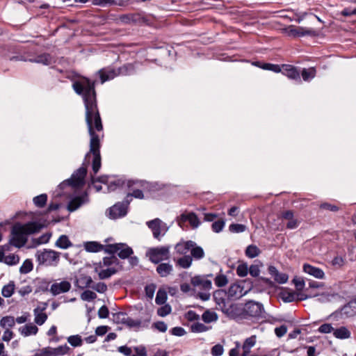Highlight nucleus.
<instances>
[{"label":"nucleus","instance_id":"nucleus-5","mask_svg":"<svg viewBox=\"0 0 356 356\" xmlns=\"http://www.w3.org/2000/svg\"><path fill=\"white\" fill-rule=\"evenodd\" d=\"M146 255L152 263L159 264L162 261L169 259L170 248L168 246L152 248L148 249Z\"/></svg>","mask_w":356,"mask_h":356},{"label":"nucleus","instance_id":"nucleus-37","mask_svg":"<svg viewBox=\"0 0 356 356\" xmlns=\"http://www.w3.org/2000/svg\"><path fill=\"white\" fill-rule=\"evenodd\" d=\"M51 350L52 353V356H58V355H64L68 353V351L70 350L69 346H67L66 344L59 346L57 348H52L51 347Z\"/></svg>","mask_w":356,"mask_h":356},{"label":"nucleus","instance_id":"nucleus-6","mask_svg":"<svg viewBox=\"0 0 356 356\" xmlns=\"http://www.w3.org/2000/svg\"><path fill=\"white\" fill-rule=\"evenodd\" d=\"M147 227L152 232L154 238L160 241L169 229L167 224L159 218H155L152 220L147 222Z\"/></svg>","mask_w":356,"mask_h":356},{"label":"nucleus","instance_id":"nucleus-20","mask_svg":"<svg viewBox=\"0 0 356 356\" xmlns=\"http://www.w3.org/2000/svg\"><path fill=\"white\" fill-rule=\"evenodd\" d=\"M88 202L87 194L73 198L68 204L67 209L74 211L79 208L83 204Z\"/></svg>","mask_w":356,"mask_h":356},{"label":"nucleus","instance_id":"nucleus-34","mask_svg":"<svg viewBox=\"0 0 356 356\" xmlns=\"http://www.w3.org/2000/svg\"><path fill=\"white\" fill-rule=\"evenodd\" d=\"M95 270L98 272L99 277L101 280L107 279L117 272V270L114 267L107 268L100 271H98V267H95Z\"/></svg>","mask_w":356,"mask_h":356},{"label":"nucleus","instance_id":"nucleus-38","mask_svg":"<svg viewBox=\"0 0 356 356\" xmlns=\"http://www.w3.org/2000/svg\"><path fill=\"white\" fill-rule=\"evenodd\" d=\"M190 250L191 256L195 259H200L204 256L203 249L200 246H197L196 245L191 247Z\"/></svg>","mask_w":356,"mask_h":356},{"label":"nucleus","instance_id":"nucleus-56","mask_svg":"<svg viewBox=\"0 0 356 356\" xmlns=\"http://www.w3.org/2000/svg\"><path fill=\"white\" fill-rule=\"evenodd\" d=\"M51 347L47 346L41 349L38 350L33 356H52Z\"/></svg>","mask_w":356,"mask_h":356},{"label":"nucleus","instance_id":"nucleus-8","mask_svg":"<svg viewBox=\"0 0 356 356\" xmlns=\"http://www.w3.org/2000/svg\"><path fill=\"white\" fill-rule=\"evenodd\" d=\"M177 223L180 227L184 229L186 222H188L193 229L197 228L200 225V221L197 215L193 212L184 213L177 219Z\"/></svg>","mask_w":356,"mask_h":356},{"label":"nucleus","instance_id":"nucleus-53","mask_svg":"<svg viewBox=\"0 0 356 356\" xmlns=\"http://www.w3.org/2000/svg\"><path fill=\"white\" fill-rule=\"evenodd\" d=\"M261 68L266 70L273 71L274 72H281L280 65L271 63H264L262 65H259Z\"/></svg>","mask_w":356,"mask_h":356},{"label":"nucleus","instance_id":"nucleus-41","mask_svg":"<svg viewBox=\"0 0 356 356\" xmlns=\"http://www.w3.org/2000/svg\"><path fill=\"white\" fill-rule=\"evenodd\" d=\"M316 75V70L314 67L303 69L302 71V76L304 81H308L312 79Z\"/></svg>","mask_w":356,"mask_h":356},{"label":"nucleus","instance_id":"nucleus-62","mask_svg":"<svg viewBox=\"0 0 356 356\" xmlns=\"http://www.w3.org/2000/svg\"><path fill=\"white\" fill-rule=\"evenodd\" d=\"M225 226V221L222 220L214 222L212 224V229L213 232L218 233L221 232Z\"/></svg>","mask_w":356,"mask_h":356},{"label":"nucleus","instance_id":"nucleus-59","mask_svg":"<svg viewBox=\"0 0 356 356\" xmlns=\"http://www.w3.org/2000/svg\"><path fill=\"white\" fill-rule=\"evenodd\" d=\"M211 353L213 356H221L224 353L223 346L220 344H216L212 347Z\"/></svg>","mask_w":356,"mask_h":356},{"label":"nucleus","instance_id":"nucleus-43","mask_svg":"<svg viewBox=\"0 0 356 356\" xmlns=\"http://www.w3.org/2000/svg\"><path fill=\"white\" fill-rule=\"evenodd\" d=\"M192 257L190 255H185L177 260V264L184 268H188L191 266Z\"/></svg>","mask_w":356,"mask_h":356},{"label":"nucleus","instance_id":"nucleus-17","mask_svg":"<svg viewBox=\"0 0 356 356\" xmlns=\"http://www.w3.org/2000/svg\"><path fill=\"white\" fill-rule=\"evenodd\" d=\"M303 270L305 273L317 279H323L325 277V273L322 269L308 264H304Z\"/></svg>","mask_w":356,"mask_h":356},{"label":"nucleus","instance_id":"nucleus-51","mask_svg":"<svg viewBox=\"0 0 356 356\" xmlns=\"http://www.w3.org/2000/svg\"><path fill=\"white\" fill-rule=\"evenodd\" d=\"M229 229L233 233H241L246 230V226L242 224H231Z\"/></svg>","mask_w":356,"mask_h":356},{"label":"nucleus","instance_id":"nucleus-45","mask_svg":"<svg viewBox=\"0 0 356 356\" xmlns=\"http://www.w3.org/2000/svg\"><path fill=\"white\" fill-rule=\"evenodd\" d=\"M19 261V257L17 254H10L9 255L5 256L4 255V259L3 261L5 264L13 266L16 265Z\"/></svg>","mask_w":356,"mask_h":356},{"label":"nucleus","instance_id":"nucleus-16","mask_svg":"<svg viewBox=\"0 0 356 356\" xmlns=\"http://www.w3.org/2000/svg\"><path fill=\"white\" fill-rule=\"evenodd\" d=\"M118 20L122 24H137L142 21V17L139 14H125L120 15Z\"/></svg>","mask_w":356,"mask_h":356},{"label":"nucleus","instance_id":"nucleus-10","mask_svg":"<svg viewBox=\"0 0 356 356\" xmlns=\"http://www.w3.org/2000/svg\"><path fill=\"white\" fill-rule=\"evenodd\" d=\"M245 312L252 317H259L264 312L263 305L254 301H249L245 305Z\"/></svg>","mask_w":356,"mask_h":356},{"label":"nucleus","instance_id":"nucleus-31","mask_svg":"<svg viewBox=\"0 0 356 356\" xmlns=\"http://www.w3.org/2000/svg\"><path fill=\"white\" fill-rule=\"evenodd\" d=\"M83 246L85 250L90 252H97L104 250V245L96 241L86 242Z\"/></svg>","mask_w":356,"mask_h":356},{"label":"nucleus","instance_id":"nucleus-36","mask_svg":"<svg viewBox=\"0 0 356 356\" xmlns=\"http://www.w3.org/2000/svg\"><path fill=\"white\" fill-rule=\"evenodd\" d=\"M202 319L206 323L215 322L218 320V315L214 312L207 310L203 313Z\"/></svg>","mask_w":356,"mask_h":356},{"label":"nucleus","instance_id":"nucleus-64","mask_svg":"<svg viewBox=\"0 0 356 356\" xmlns=\"http://www.w3.org/2000/svg\"><path fill=\"white\" fill-rule=\"evenodd\" d=\"M293 282L295 284L296 290L298 291H301L305 287V281L302 278H294L293 280Z\"/></svg>","mask_w":356,"mask_h":356},{"label":"nucleus","instance_id":"nucleus-2","mask_svg":"<svg viewBox=\"0 0 356 356\" xmlns=\"http://www.w3.org/2000/svg\"><path fill=\"white\" fill-rule=\"evenodd\" d=\"M40 227L34 222H29L26 224L16 223L11 230L10 245L16 248L23 247L26 241L28 236L38 232Z\"/></svg>","mask_w":356,"mask_h":356},{"label":"nucleus","instance_id":"nucleus-44","mask_svg":"<svg viewBox=\"0 0 356 356\" xmlns=\"http://www.w3.org/2000/svg\"><path fill=\"white\" fill-rule=\"evenodd\" d=\"M68 343L73 347L81 346L83 343V340L81 336L76 334L67 337Z\"/></svg>","mask_w":356,"mask_h":356},{"label":"nucleus","instance_id":"nucleus-33","mask_svg":"<svg viewBox=\"0 0 356 356\" xmlns=\"http://www.w3.org/2000/svg\"><path fill=\"white\" fill-rule=\"evenodd\" d=\"M56 247L61 249H67L72 246V243L66 235H61L55 243Z\"/></svg>","mask_w":356,"mask_h":356},{"label":"nucleus","instance_id":"nucleus-18","mask_svg":"<svg viewBox=\"0 0 356 356\" xmlns=\"http://www.w3.org/2000/svg\"><path fill=\"white\" fill-rule=\"evenodd\" d=\"M268 270L269 274L277 283L284 284L288 281L289 276L286 273H280L275 267L270 266Z\"/></svg>","mask_w":356,"mask_h":356},{"label":"nucleus","instance_id":"nucleus-23","mask_svg":"<svg viewBox=\"0 0 356 356\" xmlns=\"http://www.w3.org/2000/svg\"><path fill=\"white\" fill-rule=\"evenodd\" d=\"M156 270L161 277H165L172 274L173 271V266L169 262L159 263Z\"/></svg>","mask_w":356,"mask_h":356},{"label":"nucleus","instance_id":"nucleus-4","mask_svg":"<svg viewBox=\"0 0 356 356\" xmlns=\"http://www.w3.org/2000/svg\"><path fill=\"white\" fill-rule=\"evenodd\" d=\"M86 173V168L81 166L72 175L70 179L63 181L59 185V188L63 190L66 187H72V188L82 187L85 184Z\"/></svg>","mask_w":356,"mask_h":356},{"label":"nucleus","instance_id":"nucleus-1","mask_svg":"<svg viewBox=\"0 0 356 356\" xmlns=\"http://www.w3.org/2000/svg\"><path fill=\"white\" fill-rule=\"evenodd\" d=\"M72 87L76 93L82 95L83 99L86 120L90 136V152L86 154V159L92 154V170L96 174L101 167V156L99 137L95 134L94 129L101 131L102 124L97 106L95 83L88 79L83 77L74 81Z\"/></svg>","mask_w":356,"mask_h":356},{"label":"nucleus","instance_id":"nucleus-49","mask_svg":"<svg viewBox=\"0 0 356 356\" xmlns=\"http://www.w3.org/2000/svg\"><path fill=\"white\" fill-rule=\"evenodd\" d=\"M118 261V259L114 257H104L103 259L102 262L99 263V267H108L110 268L111 266H112L113 264H115Z\"/></svg>","mask_w":356,"mask_h":356},{"label":"nucleus","instance_id":"nucleus-7","mask_svg":"<svg viewBox=\"0 0 356 356\" xmlns=\"http://www.w3.org/2000/svg\"><path fill=\"white\" fill-rule=\"evenodd\" d=\"M106 251L111 254L118 253V255L121 259L128 258L133 254L132 249L124 243L108 245L106 248Z\"/></svg>","mask_w":356,"mask_h":356},{"label":"nucleus","instance_id":"nucleus-42","mask_svg":"<svg viewBox=\"0 0 356 356\" xmlns=\"http://www.w3.org/2000/svg\"><path fill=\"white\" fill-rule=\"evenodd\" d=\"M260 253L259 249L254 245H250L245 250V254L249 258H254Z\"/></svg>","mask_w":356,"mask_h":356},{"label":"nucleus","instance_id":"nucleus-54","mask_svg":"<svg viewBox=\"0 0 356 356\" xmlns=\"http://www.w3.org/2000/svg\"><path fill=\"white\" fill-rule=\"evenodd\" d=\"M51 236V233H46L39 238L34 239L35 245H38L40 244L47 243L49 241Z\"/></svg>","mask_w":356,"mask_h":356},{"label":"nucleus","instance_id":"nucleus-61","mask_svg":"<svg viewBox=\"0 0 356 356\" xmlns=\"http://www.w3.org/2000/svg\"><path fill=\"white\" fill-rule=\"evenodd\" d=\"M128 316L124 312H119L115 315V321L117 323L125 325Z\"/></svg>","mask_w":356,"mask_h":356},{"label":"nucleus","instance_id":"nucleus-3","mask_svg":"<svg viewBox=\"0 0 356 356\" xmlns=\"http://www.w3.org/2000/svg\"><path fill=\"white\" fill-rule=\"evenodd\" d=\"M60 253L50 249H44L36 252L35 257L40 265L57 266Z\"/></svg>","mask_w":356,"mask_h":356},{"label":"nucleus","instance_id":"nucleus-47","mask_svg":"<svg viewBox=\"0 0 356 356\" xmlns=\"http://www.w3.org/2000/svg\"><path fill=\"white\" fill-rule=\"evenodd\" d=\"M211 327H207L201 323H195L191 326V331L193 332H203L209 330Z\"/></svg>","mask_w":356,"mask_h":356},{"label":"nucleus","instance_id":"nucleus-25","mask_svg":"<svg viewBox=\"0 0 356 356\" xmlns=\"http://www.w3.org/2000/svg\"><path fill=\"white\" fill-rule=\"evenodd\" d=\"M282 73L286 76L287 77L292 79H300V74L292 65H284L282 66V70H281Z\"/></svg>","mask_w":356,"mask_h":356},{"label":"nucleus","instance_id":"nucleus-40","mask_svg":"<svg viewBox=\"0 0 356 356\" xmlns=\"http://www.w3.org/2000/svg\"><path fill=\"white\" fill-rule=\"evenodd\" d=\"M280 298L284 302H292L296 300V294L293 292L284 291L280 293Z\"/></svg>","mask_w":356,"mask_h":356},{"label":"nucleus","instance_id":"nucleus-19","mask_svg":"<svg viewBox=\"0 0 356 356\" xmlns=\"http://www.w3.org/2000/svg\"><path fill=\"white\" fill-rule=\"evenodd\" d=\"M99 74L100 76V79L102 83H104L106 81L113 79L118 74H121L120 70H114V69H102L99 71Z\"/></svg>","mask_w":356,"mask_h":356},{"label":"nucleus","instance_id":"nucleus-12","mask_svg":"<svg viewBox=\"0 0 356 356\" xmlns=\"http://www.w3.org/2000/svg\"><path fill=\"white\" fill-rule=\"evenodd\" d=\"M242 284L243 283L232 284L228 289V296L234 299H238L247 294L251 287H250L249 289L244 290V286Z\"/></svg>","mask_w":356,"mask_h":356},{"label":"nucleus","instance_id":"nucleus-27","mask_svg":"<svg viewBox=\"0 0 356 356\" xmlns=\"http://www.w3.org/2000/svg\"><path fill=\"white\" fill-rule=\"evenodd\" d=\"M256 336L252 335L249 338H247L243 346H242V350L243 353L241 354V356H248L251 348L255 345L256 343Z\"/></svg>","mask_w":356,"mask_h":356},{"label":"nucleus","instance_id":"nucleus-21","mask_svg":"<svg viewBox=\"0 0 356 356\" xmlns=\"http://www.w3.org/2000/svg\"><path fill=\"white\" fill-rule=\"evenodd\" d=\"M195 245V243L192 241H181L175 245V251L179 254L186 255L191 248Z\"/></svg>","mask_w":356,"mask_h":356},{"label":"nucleus","instance_id":"nucleus-50","mask_svg":"<svg viewBox=\"0 0 356 356\" xmlns=\"http://www.w3.org/2000/svg\"><path fill=\"white\" fill-rule=\"evenodd\" d=\"M214 282L217 286L222 287L227 284L228 280L225 275L220 274L215 277Z\"/></svg>","mask_w":356,"mask_h":356},{"label":"nucleus","instance_id":"nucleus-39","mask_svg":"<svg viewBox=\"0 0 356 356\" xmlns=\"http://www.w3.org/2000/svg\"><path fill=\"white\" fill-rule=\"evenodd\" d=\"M15 284L13 282H10L7 285H5L1 291L2 296L5 298H10L14 293Z\"/></svg>","mask_w":356,"mask_h":356},{"label":"nucleus","instance_id":"nucleus-30","mask_svg":"<svg viewBox=\"0 0 356 356\" xmlns=\"http://www.w3.org/2000/svg\"><path fill=\"white\" fill-rule=\"evenodd\" d=\"M30 61L48 65L54 63V58L49 54H42L30 59Z\"/></svg>","mask_w":356,"mask_h":356},{"label":"nucleus","instance_id":"nucleus-29","mask_svg":"<svg viewBox=\"0 0 356 356\" xmlns=\"http://www.w3.org/2000/svg\"><path fill=\"white\" fill-rule=\"evenodd\" d=\"M19 331L22 335L28 337L29 335H35L38 331V328L33 323H29L19 328Z\"/></svg>","mask_w":356,"mask_h":356},{"label":"nucleus","instance_id":"nucleus-13","mask_svg":"<svg viewBox=\"0 0 356 356\" xmlns=\"http://www.w3.org/2000/svg\"><path fill=\"white\" fill-rule=\"evenodd\" d=\"M71 289V284L68 281H62L60 282H55L50 287V292L53 296H57L60 293H66Z\"/></svg>","mask_w":356,"mask_h":356},{"label":"nucleus","instance_id":"nucleus-55","mask_svg":"<svg viewBox=\"0 0 356 356\" xmlns=\"http://www.w3.org/2000/svg\"><path fill=\"white\" fill-rule=\"evenodd\" d=\"M318 331L323 334L333 333L334 327L330 323H324L318 327Z\"/></svg>","mask_w":356,"mask_h":356},{"label":"nucleus","instance_id":"nucleus-14","mask_svg":"<svg viewBox=\"0 0 356 356\" xmlns=\"http://www.w3.org/2000/svg\"><path fill=\"white\" fill-rule=\"evenodd\" d=\"M191 282L194 287H199L200 289L209 291L211 289V282L205 277L197 275L191 278Z\"/></svg>","mask_w":356,"mask_h":356},{"label":"nucleus","instance_id":"nucleus-35","mask_svg":"<svg viewBox=\"0 0 356 356\" xmlns=\"http://www.w3.org/2000/svg\"><path fill=\"white\" fill-rule=\"evenodd\" d=\"M15 325V319L13 316H7L0 321V326L3 329H10Z\"/></svg>","mask_w":356,"mask_h":356},{"label":"nucleus","instance_id":"nucleus-24","mask_svg":"<svg viewBox=\"0 0 356 356\" xmlns=\"http://www.w3.org/2000/svg\"><path fill=\"white\" fill-rule=\"evenodd\" d=\"M333 335L339 339H348L351 337L350 330L346 326L334 328Z\"/></svg>","mask_w":356,"mask_h":356},{"label":"nucleus","instance_id":"nucleus-28","mask_svg":"<svg viewBox=\"0 0 356 356\" xmlns=\"http://www.w3.org/2000/svg\"><path fill=\"white\" fill-rule=\"evenodd\" d=\"M92 283L93 281L91 277L86 275H81L79 278L76 279L75 285L79 289H85L91 287Z\"/></svg>","mask_w":356,"mask_h":356},{"label":"nucleus","instance_id":"nucleus-52","mask_svg":"<svg viewBox=\"0 0 356 356\" xmlns=\"http://www.w3.org/2000/svg\"><path fill=\"white\" fill-rule=\"evenodd\" d=\"M96 298V293L89 290L85 291L81 294V298L84 301H90L95 300Z\"/></svg>","mask_w":356,"mask_h":356},{"label":"nucleus","instance_id":"nucleus-63","mask_svg":"<svg viewBox=\"0 0 356 356\" xmlns=\"http://www.w3.org/2000/svg\"><path fill=\"white\" fill-rule=\"evenodd\" d=\"M166 298H167V297H166L165 293L159 291L156 294L155 301L157 304L162 305L165 302Z\"/></svg>","mask_w":356,"mask_h":356},{"label":"nucleus","instance_id":"nucleus-48","mask_svg":"<svg viewBox=\"0 0 356 356\" xmlns=\"http://www.w3.org/2000/svg\"><path fill=\"white\" fill-rule=\"evenodd\" d=\"M33 263L30 259H26L24 261L19 268L21 273L26 274L33 270Z\"/></svg>","mask_w":356,"mask_h":356},{"label":"nucleus","instance_id":"nucleus-57","mask_svg":"<svg viewBox=\"0 0 356 356\" xmlns=\"http://www.w3.org/2000/svg\"><path fill=\"white\" fill-rule=\"evenodd\" d=\"M236 273L240 277H245L248 273V267L247 264H243L238 266L236 268Z\"/></svg>","mask_w":356,"mask_h":356},{"label":"nucleus","instance_id":"nucleus-15","mask_svg":"<svg viewBox=\"0 0 356 356\" xmlns=\"http://www.w3.org/2000/svg\"><path fill=\"white\" fill-rule=\"evenodd\" d=\"M282 218L283 220H286V227L289 229H293L299 225V221L294 218L293 212L291 211H284L282 213Z\"/></svg>","mask_w":356,"mask_h":356},{"label":"nucleus","instance_id":"nucleus-22","mask_svg":"<svg viewBox=\"0 0 356 356\" xmlns=\"http://www.w3.org/2000/svg\"><path fill=\"white\" fill-rule=\"evenodd\" d=\"M341 316H346V317H351L356 315V299L350 301L347 305H344L341 309Z\"/></svg>","mask_w":356,"mask_h":356},{"label":"nucleus","instance_id":"nucleus-26","mask_svg":"<svg viewBox=\"0 0 356 356\" xmlns=\"http://www.w3.org/2000/svg\"><path fill=\"white\" fill-rule=\"evenodd\" d=\"M97 181H99L101 183L107 184L108 191H114V190H115L117 186H119L121 185V182L120 180L108 182V177L106 175L99 177L97 179ZM92 183H95L96 181V180H95L94 178H92Z\"/></svg>","mask_w":356,"mask_h":356},{"label":"nucleus","instance_id":"nucleus-9","mask_svg":"<svg viewBox=\"0 0 356 356\" xmlns=\"http://www.w3.org/2000/svg\"><path fill=\"white\" fill-rule=\"evenodd\" d=\"M286 33L290 36L293 37H303L305 35L315 36L316 31L313 29H309L302 26H296L294 25L289 26L286 29Z\"/></svg>","mask_w":356,"mask_h":356},{"label":"nucleus","instance_id":"nucleus-60","mask_svg":"<svg viewBox=\"0 0 356 356\" xmlns=\"http://www.w3.org/2000/svg\"><path fill=\"white\" fill-rule=\"evenodd\" d=\"M91 288L100 293H104L107 290V286L104 282L92 284Z\"/></svg>","mask_w":356,"mask_h":356},{"label":"nucleus","instance_id":"nucleus-46","mask_svg":"<svg viewBox=\"0 0 356 356\" xmlns=\"http://www.w3.org/2000/svg\"><path fill=\"white\" fill-rule=\"evenodd\" d=\"M47 196L46 194H41L38 195L33 198V203L38 207L42 208L43 207L47 202Z\"/></svg>","mask_w":356,"mask_h":356},{"label":"nucleus","instance_id":"nucleus-58","mask_svg":"<svg viewBox=\"0 0 356 356\" xmlns=\"http://www.w3.org/2000/svg\"><path fill=\"white\" fill-rule=\"evenodd\" d=\"M125 325L129 327H138L141 325V321L140 319H134L128 316Z\"/></svg>","mask_w":356,"mask_h":356},{"label":"nucleus","instance_id":"nucleus-11","mask_svg":"<svg viewBox=\"0 0 356 356\" xmlns=\"http://www.w3.org/2000/svg\"><path fill=\"white\" fill-rule=\"evenodd\" d=\"M129 203V200H126V204L119 202L113 205L109 209V217L115 219L124 216L127 212V204Z\"/></svg>","mask_w":356,"mask_h":356},{"label":"nucleus","instance_id":"nucleus-32","mask_svg":"<svg viewBox=\"0 0 356 356\" xmlns=\"http://www.w3.org/2000/svg\"><path fill=\"white\" fill-rule=\"evenodd\" d=\"M44 309L35 308L33 310L35 316V322L39 325H42L47 319V316L45 313L42 312Z\"/></svg>","mask_w":356,"mask_h":356}]
</instances>
